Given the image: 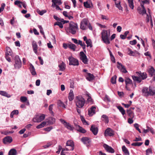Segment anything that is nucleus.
<instances>
[{
  "label": "nucleus",
  "mask_w": 155,
  "mask_h": 155,
  "mask_svg": "<svg viewBox=\"0 0 155 155\" xmlns=\"http://www.w3.org/2000/svg\"><path fill=\"white\" fill-rule=\"evenodd\" d=\"M15 63L14 67L16 69H19L21 66V63L19 57L16 55L15 56Z\"/></svg>",
  "instance_id": "39448f33"
},
{
  "label": "nucleus",
  "mask_w": 155,
  "mask_h": 155,
  "mask_svg": "<svg viewBox=\"0 0 155 155\" xmlns=\"http://www.w3.org/2000/svg\"><path fill=\"white\" fill-rule=\"evenodd\" d=\"M125 82L126 84L125 87L126 89L128 91L130 90L129 86L131 85L132 86L133 85L132 81L129 78H126L125 80Z\"/></svg>",
  "instance_id": "9d476101"
},
{
  "label": "nucleus",
  "mask_w": 155,
  "mask_h": 155,
  "mask_svg": "<svg viewBox=\"0 0 155 155\" xmlns=\"http://www.w3.org/2000/svg\"><path fill=\"white\" fill-rule=\"evenodd\" d=\"M117 77L116 76L112 77L111 79V83L113 84H115L116 82Z\"/></svg>",
  "instance_id": "de8ad7c7"
},
{
  "label": "nucleus",
  "mask_w": 155,
  "mask_h": 155,
  "mask_svg": "<svg viewBox=\"0 0 155 155\" xmlns=\"http://www.w3.org/2000/svg\"><path fill=\"white\" fill-rule=\"evenodd\" d=\"M65 64L63 62L58 65V67L59 68V70L61 71H64L65 69Z\"/></svg>",
  "instance_id": "bb28decb"
},
{
  "label": "nucleus",
  "mask_w": 155,
  "mask_h": 155,
  "mask_svg": "<svg viewBox=\"0 0 155 155\" xmlns=\"http://www.w3.org/2000/svg\"><path fill=\"white\" fill-rule=\"evenodd\" d=\"M147 128L148 129L149 132L150 131L152 134H154V130L152 128L150 127L147 126Z\"/></svg>",
  "instance_id": "0e129e2a"
},
{
  "label": "nucleus",
  "mask_w": 155,
  "mask_h": 155,
  "mask_svg": "<svg viewBox=\"0 0 155 155\" xmlns=\"http://www.w3.org/2000/svg\"><path fill=\"white\" fill-rule=\"evenodd\" d=\"M149 10V12L150 11V10L149 9H148ZM149 17L150 18V26L151 28H152L153 27V20L152 18L151 15H150V12H149Z\"/></svg>",
  "instance_id": "864d4df0"
},
{
  "label": "nucleus",
  "mask_w": 155,
  "mask_h": 155,
  "mask_svg": "<svg viewBox=\"0 0 155 155\" xmlns=\"http://www.w3.org/2000/svg\"><path fill=\"white\" fill-rule=\"evenodd\" d=\"M127 112L130 118H134V113L132 110H130V109L127 110Z\"/></svg>",
  "instance_id": "e433bc0d"
},
{
  "label": "nucleus",
  "mask_w": 155,
  "mask_h": 155,
  "mask_svg": "<svg viewBox=\"0 0 155 155\" xmlns=\"http://www.w3.org/2000/svg\"><path fill=\"white\" fill-rule=\"evenodd\" d=\"M136 73L141 78L142 80H144L147 78V74L145 72L141 73L140 71L137 72Z\"/></svg>",
  "instance_id": "f3484780"
},
{
  "label": "nucleus",
  "mask_w": 155,
  "mask_h": 155,
  "mask_svg": "<svg viewBox=\"0 0 155 155\" xmlns=\"http://www.w3.org/2000/svg\"><path fill=\"white\" fill-rule=\"evenodd\" d=\"M75 103L76 106L78 108H82L85 104L86 101L82 96L78 95L76 97Z\"/></svg>",
  "instance_id": "7ed1b4c3"
},
{
  "label": "nucleus",
  "mask_w": 155,
  "mask_h": 155,
  "mask_svg": "<svg viewBox=\"0 0 155 155\" xmlns=\"http://www.w3.org/2000/svg\"><path fill=\"white\" fill-rule=\"evenodd\" d=\"M30 67L29 69L31 74L32 75H35L37 74L36 72L35 71V69L34 66L31 63L30 64Z\"/></svg>",
  "instance_id": "5701e85b"
},
{
  "label": "nucleus",
  "mask_w": 155,
  "mask_h": 155,
  "mask_svg": "<svg viewBox=\"0 0 155 155\" xmlns=\"http://www.w3.org/2000/svg\"><path fill=\"white\" fill-rule=\"evenodd\" d=\"M117 108L121 113L122 115H124L125 114V111L123 108L121 106H118L117 107Z\"/></svg>",
  "instance_id": "f704fd0d"
},
{
  "label": "nucleus",
  "mask_w": 155,
  "mask_h": 155,
  "mask_svg": "<svg viewBox=\"0 0 155 155\" xmlns=\"http://www.w3.org/2000/svg\"><path fill=\"white\" fill-rule=\"evenodd\" d=\"M66 146L69 147L71 150H73L74 149V143L72 140H68L66 142Z\"/></svg>",
  "instance_id": "f8f14e48"
},
{
  "label": "nucleus",
  "mask_w": 155,
  "mask_h": 155,
  "mask_svg": "<svg viewBox=\"0 0 155 155\" xmlns=\"http://www.w3.org/2000/svg\"><path fill=\"white\" fill-rule=\"evenodd\" d=\"M122 148L123 151L124 152L125 155H129V152L127 149L125 147V146H123L122 147Z\"/></svg>",
  "instance_id": "7c9ffc66"
},
{
  "label": "nucleus",
  "mask_w": 155,
  "mask_h": 155,
  "mask_svg": "<svg viewBox=\"0 0 155 155\" xmlns=\"http://www.w3.org/2000/svg\"><path fill=\"white\" fill-rule=\"evenodd\" d=\"M32 45L33 50L35 53L37 54L38 53L37 49H38V45L37 43L35 41H32Z\"/></svg>",
  "instance_id": "6ab92c4d"
},
{
  "label": "nucleus",
  "mask_w": 155,
  "mask_h": 155,
  "mask_svg": "<svg viewBox=\"0 0 155 155\" xmlns=\"http://www.w3.org/2000/svg\"><path fill=\"white\" fill-rule=\"evenodd\" d=\"M53 104H51L49 105V110L50 112V113L52 115L53 114V112L52 111L53 107Z\"/></svg>",
  "instance_id": "603ef678"
},
{
  "label": "nucleus",
  "mask_w": 155,
  "mask_h": 155,
  "mask_svg": "<svg viewBox=\"0 0 155 155\" xmlns=\"http://www.w3.org/2000/svg\"><path fill=\"white\" fill-rule=\"evenodd\" d=\"M155 72V70L152 67L149 69L148 70V72L149 73V74L151 77H152Z\"/></svg>",
  "instance_id": "c9c22d12"
},
{
  "label": "nucleus",
  "mask_w": 155,
  "mask_h": 155,
  "mask_svg": "<svg viewBox=\"0 0 155 155\" xmlns=\"http://www.w3.org/2000/svg\"><path fill=\"white\" fill-rule=\"evenodd\" d=\"M52 144V143L51 142H49L48 143L44 145L43 146V147L45 148H46L49 147Z\"/></svg>",
  "instance_id": "bf43d9fd"
},
{
  "label": "nucleus",
  "mask_w": 155,
  "mask_h": 155,
  "mask_svg": "<svg viewBox=\"0 0 155 155\" xmlns=\"http://www.w3.org/2000/svg\"><path fill=\"white\" fill-rule=\"evenodd\" d=\"M74 95L73 93V91L72 90H71L70 91V92L68 95V99L70 101H72L74 99Z\"/></svg>",
  "instance_id": "a878e982"
},
{
  "label": "nucleus",
  "mask_w": 155,
  "mask_h": 155,
  "mask_svg": "<svg viewBox=\"0 0 155 155\" xmlns=\"http://www.w3.org/2000/svg\"><path fill=\"white\" fill-rule=\"evenodd\" d=\"M80 59L84 64H87L88 59L86 54L83 51H81L80 53Z\"/></svg>",
  "instance_id": "1a4fd4ad"
},
{
  "label": "nucleus",
  "mask_w": 155,
  "mask_h": 155,
  "mask_svg": "<svg viewBox=\"0 0 155 155\" xmlns=\"http://www.w3.org/2000/svg\"><path fill=\"white\" fill-rule=\"evenodd\" d=\"M81 119L83 123L85 125H88L89 124L85 120L83 116H81Z\"/></svg>",
  "instance_id": "79ce46f5"
},
{
  "label": "nucleus",
  "mask_w": 155,
  "mask_h": 155,
  "mask_svg": "<svg viewBox=\"0 0 155 155\" xmlns=\"http://www.w3.org/2000/svg\"><path fill=\"white\" fill-rule=\"evenodd\" d=\"M148 91V88L147 87H145L143 88L142 92L144 94V96H147Z\"/></svg>",
  "instance_id": "c85d7f7f"
},
{
  "label": "nucleus",
  "mask_w": 155,
  "mask_h": 155,
  "mask_svg": "<svg viewBox=\"0 0 155 155\" xmlns=\"http://www.w3.org/2000/svg\"><path fill=\"white\" fill-rule=\"evenodd\" d=\"M12 141V137L9 136L6 137L3 139V142L5 144H6L8 142L11 143Z\"/></svg>",
  "instance_id": "4be33fe9"
},
{
  "label": "nucleus",
  "mask_w": 155,
  "mask_h": 155,
  "mask_svg": "<svg viewBox=\"0 0 155 155\" xmlns=\"http://www.w3.org/2000/svg\"><path fill=\"white\" fill-rule=\"evenodd\" d=\"M101 119L105 123L107 124L109 122L108 117L105 115L104 114L102 116Z\"/></svg>",
  "instance_id": "cd10ccee"
},
{
  "label": "nucleus",
  "mask_w": 155,
  "mask_h": 155,
  "mask_svg": "<svg viewBox=\"0 0 155 155\" xmlns=\"http://www.w3.org/2000/svg\"><path fill=\"white\" fill-rule=\"evenodd\" d=\"M96 107L95 106H92L88 110V114L90 116H92L95 113V109Z\"/></svg>",
  "instance_id": "a211bd4d"
},
{
  "label": "nucleus",
  "mask_w": 155,
  "mask_h": 155,
  "mask_svg": "<svg viewBox=\"0 0 155 155\" xmlns=\"http://www.w3.org/2000/svg\"><path fill=\"white\" fill-rule=\"evenodd\" d=\"M17 152L15 149H12L8 152V155H16Z\"/></svg>",
  "instance_id": "473e14b6"
},
{
  "label": "nucleus",
  "mask_w": 155,
  "mask_h": 155,
  "mask_svg": "<svg viewBox=\"0 0 155 155\" xmlns=\"http://www.w3.org/2000/svg\"><path fill=\"white\" fill-rule=\"evenodd\" d=\"M57 105L58 107H62L64 108H65V106L63 102L60 100H59L57 103Z\"/></svg>",
  "instance_id": "72a5a7b5"
},
{
  "label": "nucleus",
  "mask_w": 155,
  "mask_h": 155,
  "mask_svg": "<svg viewBox=\"0 0 155 155\" xmlns=\"http://www.w3.org/2000/svg\"><path fill=\"white\" fill-rule=\"evenodd\" d=\"M45 118V115L42 114L41 116L34 118L33 121L35 122H40L44 120Z\"/></svg>",
  "instance_id": "4468645a"
},
{
  "label": "nucleus",
  "mask_w": 155,
  "mask_h": 155,
  "mask_svg": "<svg viewBox=\"0 0 155 155\" xmlns=\"http://www.w3.org/2000/svg\"><path fill=\"white\" fill-rule=\"evenodd\" d=\"M103 147L109 153H113L114 152V150L112 147L106 144H104Z\"/></svg>",
  "instance_id": "2eb2a0df"
},
{
  "label": "nucleus",
  "mask_w": 155,
  "mask_h": 155,
  "mask_svg": "<svg viewBox=\"0 0 155 155\" xmlns=\"http://www.w3.org/2000/svg\"><path fill=\"white\" fill-rule=\"evenodd\" d=\"M155 94V89H153L151 87L149 86L148 88L147 96H153Z\"/></svg>",
  "instance_id": "412c9836"
},
{
  "label": "nucleus",
  "mask_w": 155,
  "mask_h": 155,
  "mask_svg": "<svg viewBox=\"0 0 155 155\" xmlns=\"http://www.w3.org/2000/svg\"><path fill=\"white\" fill-rule=\"evenodd\" d=\"M81 141L87 147L89 146L91 142V139L87 137H83L81 139Z\"/></svg>",
  "instance_id": "0eeeda50"
},
{
  "label": "nucleus",
  "mask_w": 155,
  "mask_h": 155,
  "mask_svg": "<svg viewBox=\"0 0 155 155\" xmlns=\"http://www.w3.org/2000/svg\"><path fill=\"white\" fill-rule=\"evenodd\" d=\"M6 52L5 53V55H11V50L9 47L6 48Z\"/></svg>",
  "instance_id": "ea45409f"
},
{
  "label": "nucleus",
  "mask_w": 155,
  "mask_h": 155,
  "mask_svg": "<svg viewBox=\"0 0 155 155\" xmlns=\"http://www.w3.org/2000/svg\"><path fill=\"white\" fill-rule=\"evenodd\" d=\"M143 144L142 142H135L131 144V145L134 146H140Z\"/></svg>",
  "instance_id": "a18cd8bd"
},
{
  "label": "nucleus",
  "mask_w": 155,
  "mask_h": 155,
  "mask_svg": "<svg viewBox=\"0 0 155 155\" xmlns=\"http://www.w3.org/2000/svg\"><path fill=\"white\" fill-rule=\"evenodd\" d=\"M5 6V5L4 3H2V4L0 8V13L2 11L4 10Z\"/></svg>",
  "instance_id": "6e6d98bb"
},
{
  "label": "nucleus",
  "mask_w": 155,
  "mask_h": 155,
  "mask_svg": "<svg viewBox=\"0 0 155 155\" xmlns=\"http://www.w3.org/2000/svg\"><path fill=\"white\" fill-rule=\"evenodd\" d=\"M134 127L136 128L140 133H141V131L140 129L139 128L138 124H137L136 123L134 124Z\"/></svg>",
  "instance_id": "13d9d810"
},
{
  "label": "nucleus",
  "mask_w": 155,
  "mask_h": 155,
  "mask_svg": "<svg viewBox=\"0 0 155 155\" xmlns=\"http://www.w3.org/2000/svg\"><path fill=\"white\" fill-rule=\"evenodd\" d=\"M86 43L87 45V47L90 46L91 48L92 47V41L90 39H88L87 41H86Z\"/></svg>",
  "instance_id": "58836bf2"
},
{
  "label": "nucleus",
  "mask_w": 155,
  "mask_h": 155,
  "mask_svg": "<svg viewBox=\"0 0 155 155\" xmlns=\"http://www.w3.org/2000/svg\"><path fill=\"white\" fill-rule=\"evenodd\" d=\"M52 129L53 127H50L44 128V130L46 131L49 132L50 130H51Z\"/></svg>",
  "instance_id": "052dcab7"
},
{
  "label": "nucleus",
  "mask_w": 155,
  "mask_h": 155,
  "mask_svg": "<svg viewBox=\"0 0 155 155\" xmlns=\"http://www.w3.org/2000/svg\"><path fill=\"white\" fill-rule=\"evenodd\" d=\"M60 121L69 130H73L74 127L69 123L65 121V120L62 119H60Z\"/></svg>",
  "instance_id": "6e6552de"
},
{
  "label": "nucleus",
  "mask_w": 155,
  "mask_h": 155,
  "mask_svg": "<svg viewBox=\"0 0 155 155\" xmlns=\"http://www.w3.org/2000/svg\"><path fill=\"white\" fill-rule=\"evenodd\" d=\"M22 2L18 0H16L14 2V4L15 5H17L19 8H21V5L20 4H21Z\"/></svg>",
  "instance_id": "37998d69"
},
{
  "label": "nucleus",
  "mask_w": 155,
  "mask_h": 155,
  "mask_svg": "<svg viewBox=\"0 0 155 155\" xmlns=\"http://www.w3.org/2000/svg\"><path fill=\"white\" fill-rule=\"evenodd\" d=\"M78 29L77 24L72 21H71L69 24L68 27L65 28V30L67 33H71L73 35L75 34Z\"/></svg>",
  "instance_id": "f257e3e1"
},
{
  "label": "nucleus",
  "mask_w": 155,
  "mask_h": 155,
  "mask_svg": "<svg viewBox=\"0 0 155 155\" xmlns=\"http://www.w3.org/2000/svg\"><path fill=\"white\" fill-rule=\"evenodd\" d=\"M69 65L74 66H78L79 65V62L78 60L71 56L68 58Z\"/></svg>",
  "instance_id": "423d86ee"
},
{
  "label": "nucleus",
  "mask_w": 155,
  "mask_h": 155,
  "mask_svg": "<svg viewBox=\"0 0 155 155\" xmlns=\"http://www.w3.org/2000/svg\"><path fill=\"white\" fill-rule=\"evenodd\" d=\"M90 130L94 135H96L97 134L98 132V128L95 125H92L91 126Z\"/></svg>",
  "instance_id": "dca6fc26"
},
{
  "label": "nucleus",
  "mask_w": 155,
  "mask_h": 155,
  "mask_svg": "<svg viewBox=\"0 0 155 155\" xmlns=\"http://www.w3.org/2000/svg\"><path fill=\"white\" fill-rule=\"evenodd\" d=\"M84 7L87 8H90V5L88 3V2L87 1L84 2Z\"/></svg>",
  "instance_id": "4d7b16f0"
},
{
  "label": "nucleus",
  "mask_w": 155,
  "mask_h": 155,
  "mask_svg": "<svg viewBox=\"0 0 155 155\" xmlns=\"http://www.w3.org/2000/svg\"><path fill=\"white\" fill-rule=\"evenodd\" d=\"M26 130V129L25 128H23L19 132V133L20 134H22L24 133L25 132Z\"/></svg>",
  "instance_id": "774afa93"
},
{
  "label": "nucleus",
  "mask_w": 155,
  "mask_h": 155,
  "mask_svg": "<svg viewBox=\"0 0 155 155\" xmlns=\"http://www.w3.org/2000/svg\"><path fill=\"white\" fill-rule=\"evenodd\" d=\"M61 149H62V147L60 145H59L58 146V150L56 151V153L58 154H59L60 153V151Z\"/></svg>",
  "instance_id": "338daca9"
},
{
  "label": "nucleus",
  "mask_w": 155,
  "mask_h": 155,
  "mask_svg": "<svg viewBox=\"0 0 155 155\" xmlns=\"http://www.w3.org/2000/svg\"><path fill=\"white\" fill-rule=\"evenodd\" d=\"M132 77L134 81H136L138 83H140L142 81V79L140 76L137 77L135 76H132Z\"/></svg>",
  "instance_id": "b1692460"
},
{
  "label": "nucleus",
  "mask_w": 155,
  "mask_h": 155,
  "mask_svg": "<svg viewBox=\"0 0 155 155\" xmlns=\"http://www.w3.org/2000/svg\"><path fill=\"white\" fill-rule=\"evenodd\" d=\"M37 12L41 15H43L46 12V11L45 10L40 11L39 9L37 10Z\"/></svg>",
  "instance_id": "c03bdc74"
},
{
  "label": "nucleus",
  "mask_w": 155,
  "mask_h": 155,
  "mask_svg": "<svg viewBox=\"0 0 155 155\" xmlns=\"http://www.w3.org/2000/svg\"><path fill=\"white\" fill-rule=\"evenodd\" d=\"M117 64H118L117 65V68L121 72L124 73L127 72V71L124 65L121 63H120L119 62H117Z\"/></svg>",
  "instance_id": "ddd939ff"
},
{
  "label": "nucleus",
  "mask_w": 155,
  "mask_h": 155,
  "mask_svg": "<svg viewBox=\"0 0 155 155\" xmlns=\"http://www.w3.org/2000/svg\"><path fill=\"white\" fill-rule=\"evenodd\" d=\"M87 96L88 97L87 100V101L88 102H89L91 103H92L93 102V100L91 97L90 96V94L89 93H88L87 94Z\"/></svg>",
  "instance_id": "3c124183"
},
{
  "label": "nucleus",
  "mask_w": 155,
  "mask_h": 155,
  "mask_svg": "<svg viewBox=\"0 0 155 155\" xmlns=\"http://www.w3.org/2000/svg\"><path fill=\"white\" fill-rule=\"evenodd\" d=\"M114 134V131L110 128H107L105 131L104 135L105 136H113Z\"/></svg>",
  "instance_id": "9b49d317"
},
{
  "label": "nucleus",
  "mask_w": 155,
  "mask_h": 155,
  "mask_svg": "<svg viewBox=\"0 0 155 155\" xmlns=\"http://www.w3.org/2000/svg\"><path fill=\"white\" fill-rule=\"evenodd\" d=\"M75 125L76 129L78 131L83 134L85 133L86 132V131L85 129L80 127V126L76 124H75Z\"/></svg>",
  "instance_id": "aec40b11"
},
{
  "label": "nucleus",
  "mask_w": 155,
  "mask_h": 155,
  "mask_svg": "<svg viewBox=\"0 0 155 155\" xmlns=\"http://www.w3.org/2000/svg\"><path fill=\"white\" fill-rule=\"evenodd\" d=\"M116 6L117 8L118 9H119L120 10H122V7L120 5V2H119L118 3H117L116 2L115 3Z\"/></svg>",
  "instance_id": "5fc2aeb1"
},
{
  "label": "nucleus",
  "mask_w": 155,
  "mask_h": 155,
  "mask_svg": "<svg viewBox=\"0 0 155 155\" xmlns=\"http://www.w3.org/2000/svg\"><path fill=\"white\" fill-rule=\"evenodd\" d=\"M142 3L144 4H150V0H143L142 1Z\"/></svg>",
  "instance_id": "680f3d73"
},
{
  "label": "nucleus",
  "mask_w": 155,
  "mask_h": 155,
  "mask_svg": "<svg viewBox=\"0 0 155 155\" xmlns=\"http://www.w3.org/2000/svg\"><path fill=\"white\" fill-rule=\"evenodd\" d=\"M128 51L129 53H128V54L130 56H135L134 51H132L130 49L128 48Z\"/></svg>",
  "instance_id": "09e8293b"
},
{
  "label": "nucleus",
  "mask_w": 155,
  "mask_h": 155,
  "mask_svg": "<svg viewBox=\"0 0 155 155\" xmlns=\"http://www.w3.org/2000/svg\"><path fill=\"white\" fill-rule=\"evenodd\" d=\"M68 46L69 48L72 50L73 51H75L76 47L74 44L71 43L68 45Z\"/></svg>",
  "instance_id": "2f4dec72"
},
{
  "label": "nucleus",
  "mask_w": 155,
  "mask_h": 155,
  "mask_svg": "<svg viewBox=\"0 0 155 155\" xmlns=\"http://www.w3.org/2000/svg\"><path fill=\"white\" fill-rule=\"evenodd\" d=\"M0 94L2 96L7 97L8 98L10 97L11 95L8 94L6 92L3 91H0Z\"/></svg>",
  "instance_id": "c756f323"
},
{
  "label": "nucleus",
  "mask_w": 155,
  "mask_h": 155,
  "mask_svg": "<svg viewBox=\"0 0 155 155\" xmlns=\"http://www.w3.org/2000/svg\"><path fill=\"white\" fill-rule=\"evenodd\" d=\"M137 43V42L136 40H134L132 41H130V44L132 45H136Z\"/></svg>",
  "instance_id": "e2e57ef3"
},
{
  "label": "nucleus",
  "mask_w": 155,
  "mask_h": 155,
  "mask_svg": "<svg viewBox=\"0 0 155 155\" xmlns=\"http://www.w3.org/2000/svg\"><path fill=\"white\" fill-rule=\"evenodd\" d=\"M128 1L129 3V7L132 9H133L134 8V5L133 0H128Z\"/></svg>",
  "instance_id": "a19ab883"
},
{
  "label": "nucleus",
  "mask_w": 155,
  "mask_h": 155,
  "mask_svg": "<svg viewBox=\"0 0 155 155\" xmlns=\"http://www.w3.org/2000/svg\"><path fill=\"white\" fill-rule=\"evenodd\" d=\"M80 28L82 30H85L88 28L89 29L92 30L93 28L88 19L87 18H83L81 21L80 23Z\"/></svg>",
  "instance_id": "f03ea898"
},
{
  "label": "nucleus",
  "mask_w": 155,
  "mask_h": 155,
  "mask_svg": "<svg viewBox=\"0 0 155 155\" xmlns=\"http://www.w3.org/2000/svg\"><path fill=\"white\" fill-rule=\"evenodd\" d=\"M20 101L22 102H25L27 100V97L25 96H21L20 97Z\"/></svg>",
  "instance_id": "8fccbe9b"
},
{
  "label": "nucleus",
  "mask_w": 155,
  "mask_h": 155,
  "mask_svg": "<svg viewBox=\"0 0 155 155\" xmlns=\"http://www.w3.org/2000/svg\"><path fill=\"white\" fill-rule=\"evenodd\" d=\"M94 78V76L90 73H87L86 76V79L89 81H91L93 80Z\"/></svg>",
  "instance_id": "393cba45"
},
{
  "label": "nucleus",
  "mask_w": 155,
  "mask_h": 155,
  "mask_svg": "<svg viewBox=\"0 0 155 155\" xmlns=\"http://www.w3.org/2000/svg\"><path fill=\"white\" fill-rule=\"evenodd\" d=\"M140 14H141L142 15L146 13V11L145 9H143L140 11Z\"/></svg>",
  "instance_id": "69168bd1"
},
{
  "label": "nucleus",
  "mask_w": 155,
  "mask_h": 155,
  "mask_svg": "<svg viewBox=\"0 0 155 155\" xmlns=\"http://www.w3.org/2000/svg\"><path fill=\"white\" fill-rule=\"evenodd\" d=\"M54 25H58L61 28H63V26L62 23L61 22L58 21L55 22L54 24Z\"/></svg>",
  "instance_id": "49530a36"
},
{
  "label": "nucleus",
  "mask_w": 155,
  "mask_h": 155,
  "mask_svg": "<svg viewBox=\"0 0 155 155\" xmlns=\"http://www.w3.org/2000/svg\"><path fill=\"white\" fill-rule=\"evenodd\" d=\"M46 122H43L40 124L38 125L36 127V128L37 129H40L44 127L46 124Z\"/></svg>",
  "instance_id": "4c0bfd02"
},
{
  "label": "nucleus",
  "mask_w": 155,
  "mask_h": 155,
  "mask_svg": "<svg viewBox=\"0 0 155 155\" xmlns=\"http://www.w3.org/2000/svg\"><path fill=\"white\" fill-rule=\"evenodd\" d=\"M101 38L104 43L106 44H109L110 41L109 38L110 36V32L108 34L107 30H103L101 32Z\"/></svg>",
  "instance_id": "20e7f679"
}]
</instances>
